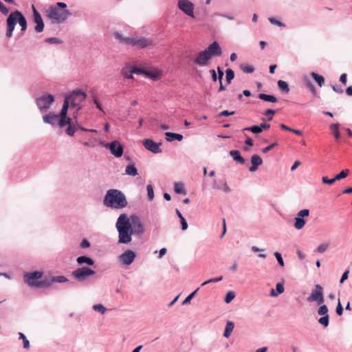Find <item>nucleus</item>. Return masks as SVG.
Instances as JSON below:
<instances>
[{
	"label": "nucleus",
	"mask_w": 352,
	"mask_h": 352,
	"mask_svg": "<svg viewBox=\"0 0 352 352\" xmlns=\"http://www.w3.org/2000/svg\"><path fill=\"white\" fill-rule=\"evenodd\" d=\"M118 232V242L120 243H129L132 240L133 233L141 234L144 232V227L140 218L132 215L131 219L125 213L121 214L116 224Z\"/></svg>",
	"instance_id": "f257e3e1"
},
{
	"label": "nucleus",
	"mask_w": 352,
	"mask_h": 352,
	"mask_svg": "<svg viewBox=\"0 0 352 352\" xmlns=\"http://www.w3.org/2000/svg\"><path fill=\"white\" fill-rule=\"evenodd\" d=\"M103 202L106 206L116 209L124 208L128 204L124 193L117 189L107 190Z\"/></svg>",
	"instance_id": "f03ea898"
},
{
	"label": "nucleus",
	"mask_w": 352,
	"mask_h": 352,
	"mask_svg": "<svg viewBox=\"0 0 352 352\" xmlns=\"http://www.w3.org/2000/svg\"><path fill=\"white\" fill-rule=\"evenodd\" d=\"M19 23L21 31L25 32L27 29V21L20 11L16 10L10 14L6 21V36L10 38L12 36L15 25Z\"/></svg>",
	"instance_id": "7ed1b4c3"
},
{
	"label": "nucleus",
	"mask_w": 352,
	"mask_h": 352,
	"mask_svg": "<svg viewBox=\"0 0 352 352\" xmlns=\"http://www.w3.org/2000/svg\"><path fill=\"white\" fill-rule=\"evenodd\" d=\"M47 16L56 23L65 21L70 13L67 10H60L56 6H51L47 10Z\"/></svg>",
	"instance_id": "20e7f679"
},
{
	"label": "nucleus",
	"mask_w": 352,
	"mask_h": 352,
	"mask_svg": "<svg viewBox=\"0 0 352 352\" xmlns=\"http://www.w3.org/2000/svg\"><path fill=\"white\" fill-rule=\"evenodd\" d=\"M42 275L43 273L41 272L27 273L24 275V280L27 284L32 287H45L50 286V283H47L46 280H38L39 278H41Z\"/></svg>",
	"instance_id": "39448f33"
},
{
	"label": "nucleus",
	"mask_w": 352,
	"mask_h": 352,
	"mask_svg": "<svg viewBox=\"0 0 352 352\" xmlns=\"http://www.w3.org/2000/svg\"><path fill=\"white\" fill-rule=\"evenodd\" d=\"M121 41L126 44L138 48H144L146 47L153 45V41L151 39L144 37H127L122 38Z\"/></svg>",
	"instance_id": "423d86ee"
},
{
	"label": "nucleus",
	"mask_w": 352,
	"mask_h": 352,
	"mask_svg": "<svg viewBox=\"0 0 352 352\" xmlns=\"http://www.w3.org/2000/svg\"><path fill=\"white\" fill-rule=\"evenodd\" d=\"M86 94L79 90L74 91L69 96L65 97V100L69 102V104L72 107H77L78 109H80V104L85 100Z\"/></svg>",
	"instance_id": "0eeeda50"
},
{
	"label": "nucleus",
	"mask_w": 352,
	"mask_h": 352,
	"mask_svg": "<svg viewBox=\"0 0 352 352\" xmlns=\"http://www.w3.org/2000/svg\"><path fill=\"white\" fill-rule=\"evenodd\" d=\"M95 271L88 267H82L72 272V275L78 280L83 281L88 276L95 274Z\"/></svg>",
	"instance_id": "6e6552de"
},
{
	"label": "nucleus",
	"mask_w": 352,
	"mask_h": 352,
	"mask_svg": "<svg viewBox=\"0 0 352 352\" xmlns=\"http://www.w3.org/2000/svg\"><path fill=\"white\" fill-rule=\"evenodd\" d=\"M323 288L320 285H316L315 289L312 290L310 296L307 298V301H316L318 305L324 302Z\"/></svg>",
	"instance_id": "1a4fd4ad"
},
{
	"label": "nucleus",
	"mask_w": 352,
	"mask_h": 352,
	"mask_svg": "<svg viewBox=\"0 0 352 352\" xmlns=\"http://www.w3.org/2000/svg\"><path fill=\"white\" fill-rule=\"evenodd\" d=\"M54 101V97L52 94H46L36 100V104L41 111L47 110Z\"/></svg>",
	"instance_id": "9d476101"
},
{
	"label": "nucleus",
	"mask_w": 352,
	"mask_h": 352,
	"mask_svg": "<svg viewBox=\"0 0 352 352\" xmlns=\"http://www.w3.org/2000/svg\"><path fill=\"white\" fill-rule=\"evenodd\" d=\"M69 102L65 100L64 104L63 105L62 109L59 115L60 119L58 120V125L60 127H63L67 124H70L71 119L69 118H67V109L69 108Z\"/></svg>",
	"instance_id": "9b49d317"
},
{
	"label": "nucleus",
	"mask_w": 352,
	"mask_h": 352,
	"mask_svg": "<svg viewBox=\"0 0 352 352\" xmlns=\"http://www.w3.org/2000/svg\"><path fill=\"white\" fill-rule=\"evenodd\" d=\"M179 8L188 16L194 17V5L188 0H179Z\"/></svg>",
	"instance_id": "f8f14e48"
},
{
	"label": "nucleus",
	"mask_w": 352,
	"mask_h": 352,
	"mask_svg": "<svg viewBox=\"0 0 352 352\" xmlns=\"http://www.w3.org/2000/svg\"><path fill=\"white\" fill-rule=\"evenodd\" d=\"M107 148H109L111 153L117 157H121L123 154V146L117 140H114L109 144L106 145Z\"/></svg>",
	"instance_id": "ddd939ff"
},
{
	"label": "nucleus",
	"mask_w": 352,
	"mask_h": 352,
	"mask_svg": "<svg viewBox=\"0 0 352 352\" xmlns=\"http://www.w3.org/2000/svg\"><path fill=\"white\" fill-rule=\"evenodd\" d=\"M32 8L33 11L34 21L36 24V25L35 26V31L36 32H43L44 28V23L43 19L41 17V15L36 10L34 5L32 6Z\"/></svg>",
	"instance_id": "4468645a"
},
{
	"label": "nucleus",
	"mask_w": 352,
	"mask_h": 352,
	"mask_svg": "<svg viewBox=\"0 0 352 352\" xmlns=\"http://www.w3.org/2000/svg\"><path fill=\"white\" fill-rule=\"evenodd\" d=\"M208 52V56L212 58V56H219L222 54V50L219 44L217 41H214L207 48L204 50Z\"/></svg>",
	"instance_id": "2eb2a0df"
},
{
	"label": "nucleus",
	"mask_w": 352,
	"mask_h": 352,
	"mask_svg": "<svg viewBox=\"0 0 352 352\" xmlns=\"http://www.w3.org/2000/svg\"><path fill=\"white\" fill-rule=\"evenodd\" d=\"M211 58L208 56V52L204 51L200 52L196 58L194 60V63L201 67L208 65L209 60Z\"/></svg>",
	"instance_id": "dca6fc26"
},
{
	"label": "nucleus",
	"mask_w": 352,
	"mask_h": 352,
	"mask_svg": "<svg viewBox=\"0 0 352 352\" xmlns=\"http://www.w3.org/2000/svg\"><path fill=\"white\" fill-rule=\"evenodd\" d=\"M142 144L145 148L153 153H159L162 151L161 148H160V144H157L151 139H144L142 142Z\"/></svg>",
	"instance_id": "f3484780"
},
{
	"label": "nucleus",
	"mask_w": 352,
	"mask_h": 352,
	"mask_svg": "<svg viewBox=\"0 0 352 352\" xmlns=\"http://www.w3.org/2000/svg\"><path fill=\"white\" fill-rule=\"evenodd\" d=\"M135 257V253L129 250L120 256L119 260L124 265H130L134 261Z\"/></svg>",
	"instance_id": "a211bd4d"
},
{
	"label": "nucleus",
	"mask_w": 352,
	"mask_h": 352,
	"mask_svg": "<svg viewBox=\"0 0 352 352\" xmlns=\"http://www.w3.org/2000/svg\"><path fill=\"white\" fill-rule=\"evenodd\" d=\"M162 72L157 68H151L145 70L144 76L152 79L153 80H158L161 78Z\"/></svg>",
	"instance_id": "6ab92c4d"
},
{
	"label": "nucleus",
	"mask_w": 352,
	"mask_h": 352,
	"mask_svg": "<svg viewBox=\"0 0 352 352\" xmlns=\"http://www.w3.org/2000/svg\"><path fill=\"white\" fill-rule=\"evenodd\" d=\"M252 166L249 168L250 172H254L258 169V166L263 163L262 158L258 155H253L251 157Z\"/></svg>",
	"instance_id": "aec40b11"
},
{
	"label": "nucleus",
	"mask_w": 352,
	"mask_h": 352,
	"mask_svg": "<svg viewBox=\"0 0 352 352\" xmlns=\"http://www.w3.org/2000/svg\"><path fill=\"white\" fill-rule=\"evenodd\" d=\"M59 119L58 115L53 113H49L48 115L43 116L44 122L52 125H55L57 122H58Z\"/></svg>",
	"instance_id": "412c9836"
},
{
	"label": "nucleus",
	"mask_w": 352,
	"mask_h": 352,
	"mask_svg": "<svg viewBox=\"0 0 352 352\" xmlns=\"http://www.w3.org/2000/svg\"><path fill=\"white\" fill-rule=\"evenodd\" d=\"M230 156L232 157L233 160L240 163L241 164H243L245 162V159L241 155L240 152L236 150H232L230 151Z\"/></svg>",
	"instance_id": "4be33fe9"
},
{
	"label": "nucleus",
	"mask_w": 352,
	"mask_h": 352,
	"mask_svg": "<svg viewBox=\"0 0 352 352\" xmlns=\"http://www.w3.org/2000/svg\"><path fill=\"white\" fill-rule=\"evenodd\" d=\"M165 138L168 142H171L174 140L182 141L183 140V135L178 133H174L170 132H166L165 133Z\"/></svg>",
	"instance_id": "5701e85b"
},
{
	"label": "nucleus",
	"mask_w": 352,
	"mask_h": 352,
	"mask_svg": "<svg viewBox=\"0 0 352 352\" xmlns=\"http://www.w3.org/2000/svg\"><path fill=\"white\" fill-rule=\"evenodd\" d=\"M133 71L131 70V66L126 65L121 71L122 76L127 79H133Z\"/></svg>",
	"instance_id": "b1692460"
},
{
	"label": "nucleus",
	"mask_w": 352,
	"mask_h": 352,
	"mask_svg": "<svg viewBox=\"0 0 352 352\" xmlns=\"http://www.w3.org/2000/svg\"><path fill=\"white\" fill-rule=\"evenodd\" d=\"M76 261L79 265L87 263L89 265H93L94 264V261L93 259L85 256H81L78 257Z\"/></svg>",
	"instance_id": "393cba45"
},
{
	"label": "nucleus",
	"mask_w": 352,
	"mask_h": 352,
	"mask_svg": "<svg viewBox=\"0 0 352 352\" xmlns=\"http://www.w3.org/2000/svg\"><path fill=\"white\" fill-rule=\"evenodd\" d=\"M258 98L261 100L270 102H276L278 101L277 98L275 96L265 94H259Z\"/></svg>",
	"instance_id": "a878e982"
},
{
	"label": "nucleus",
	"mask_w": 352,
	"mask_h": 352,
	"mask_svg": "<svg viewBox=\"0 0 352 352\" xmlns=\"http://www.w3.org/2000/svg\"><path fill=\"white\" fill-rule=\"evenodd\" d=\"M234 324L232 322H231V321L228 322L226 324L225 330H224L223 336L226 338H229L231 333L232 332V331L234 329Z\"/></svg>",
	"instance_id": "bb28decb"
},
{
	"label": "nucleus",
	"mask_w": 352,
	"mask_h": 352,
	"mask_svg": "<svg viewBox=\"0 0 352 352\" xmlns=\"http://www.w3.org/2000/svg\"><path fill=\"white\" fill-rule=\"evenodd\" d=\"M125 174L131 176H136L138 173L134 164H129L125 168Z\"/></svg>",
	"instance_id": "cd10ccee"
},
{
	"label": "nucleus",
	"mask_w": 352,
	"mask_h": 352,
	"mask_svg": "<svg viewBox=\"0 0 352 352\" xmlns=\"http://www.w3.org/2000/svg\"><path fill=\"white\" fill-rule=\"evenodd\" d=\"M340 124L338 123L332 124L330 125L329 128L332 131V134L336 140H338L340 138V133L339 131Z\"/></svg>",
	"instance_id": "c85d7f7f"
},
{
	"label": "nucleus",
	"mask_w": 352,
	"mask_h": 352,
	"mask_svg": "<svg viewBox=\"0 0 352 352\" xmlns=\"http://www.w3.org/2000/svg\"><path fill=\"white\" fill-rule=\"evenodd\" d=\"M277 84H278V87L279 89L281 91H283L285 94L289 93V85L287 82L282 80H279L278 81Z\"/></svg>",
	"instance_id": "c756f323"
},
{
	"label": "nucleus",
	"mask_w": 352,
	"mask_h": 352,
	"mask_svg": "<svg viewBox=\"0 0 352 352\" xmlns=\"http://www.w3.org/2000/svg\"><path fill=\"white\" fill-rule=\"evenodd\" d=\"M311 76L314 78V80L318 83L320 87H322L324 84V78L323 76L315 73L311 72Z\"/></svg>",
	"instance_id": "7c9ffc66"
},
{
	"label": "nucleus",
	"mask_w": 352,
	"mask_h": 352,
	"mask_svg": "<svg viewBox=\"0 0 352 352\" xmlns=\"http://www.w3.org/2000/svg\"><path fill=\"white\" fill-rule=\"evenodd\" d=\"M174 190L177 194H183V195H186V191L184 189V186L181 182H177V183L175 184V185H174Z\"/></svg>",
	"instance_id": "2f4dec72"
},
{
	"label": "nucleus",
	"mask_w": 352,
	"mask_h": 352,
	"mask_svg": "<svg viewBox=\"0 0 352 352\" xmlns=\"http://www.w3.org/2000/svg\"><path fill=\"white\" fill-rule=\"evenodd\" d=\"M276 289L277 293H275V291L274 289H271L270 295L272 296H277L278 294H280L284 292L283 285L280 283H278L276 284Z\"/></svg>",
	"instance_id": "473e14b6"
},
{
	"label": "nucleus",
	"mask_w": 352,
	"mask_h": 352,
	"mask_svg": "<svg viewBox=\"0 0 352 352\" xmlns=\"http://www.w3.org/2000/svg\"><path fill=\"white\" fill-rule=\"evenodd\" d=\"M47 283H50V285L52 283L57 282V283H65L67 281V278L65 276H54L50 280H46Z\"/></svg>",
	"instance_id": "72a5a7b5"
},
{
	"label": "nucleus",
	"mask_w": 352,
	"mask_h": 352,
	"mask_svg": "<svg viewBox=\"0 0 352 352\" xmlns=\"http://www.w3.org/2000/svg\"><path fill=\"white\" fill-rule=\"evenodd\" d=\"M305 221L302 218L298 217L295 218V228H296L297 230H300L305 226Z\"/></svg>",
	"instance_id": "f704fd0d"
},
{
	"label": "nucleus",
	"mask_w": 352,
	"mask_h": 352,
	"mask_svg": "<svg viewBox=\"0 0 352 352\" xmlns=\"http://www.w3.org/2000/svg\"><path fill=\"white\" fill-rule=\"evenodd\" d=\"M350 173V170L347 168L342 170L339 174L336 175L334 177L336 181L341 180L346 177Z\"/></svg>",
	"instance_id": "c9c22d12"
},
{
	"label": "nucleus",
	"mask_w": 352,
	"mask_h": 352,
	"mask_svg": "<svg viewBox=\"0 0 352 352\" xmlns=\"http://www.w3.org/2000/svg\"><path fill=\"white\" fill-rule=\"evenodd\" d=\"M240 67L244 73L251 74L254 72V67L251 65L243 64Z\"/></svg>",
	"instance_id": "e433bc0d"
},
{
	"label": "nucleus",
	"mask_w": 352,
	"mask_h": 352,
	"mask_svg": "<svg viewBox=\"0 0 352 352\" xmlns=\"http://www.w3.org/2000/svg\"><path fill=\"white\" fill-rule=\"evenodd\" d=\"M226 78L228 84H230L232 80L234 78V73L232 69H228L226 71Z\"/></svg>",
	"instance_id": "4c0bfd02"
},
{
	"label": "nucleus",
	"mask_w": 352,
	"mask_h": 352,
	"mask_svg": "<svg viewBox=\"0 0 352 352\" xmlns=\"http://www.w3.org/2000/svg\"><path fill=\"white\" fill-rule=\"evenodd\" d=\"M19 336L20 339L23 340V347L25 349H28L30 348V342L27 338L25 336V335L23 333H19Z\"/></svg>",
	"instance_id": "58836bf2"
},
{
	"label": "nucleus",
	"mask_w": 352,
	"mask_h": 352,
	"mask_svg": "<svg viewBox=\"0 0 352 352\" xmlns=\"http://www.w3.org/2000/svg\"><path fill=\"white\" fill-rule=\"evenodd\" d=\"M234 297L235 293L232 291H230L226 294L224 300L226 303H229L234 298Z\"/></svg>",
	"instance_id": "ea45409f"
},
{
	"label": "nucleus",
	"mask_w": 352,
	"mask_h": 352,
	"mask_svg": "<svg viewBox=\"0 0 352 352\" xmlns=\"http://www.w3.org/2000/svg\"><path fill=\"white\" fill-rule=\"evenodd\" d=\"M318 314L320 316L328 315V308L325 305H321L318 309Z\"/></svg>",
	"instance_id": "a19ab883"
},
{
	"label": "nucleus",
	"mask_w": 352,
	"mask_h": 352,
	"mask_svg": "<svg viewBox=\"0 0 352 352\" xmlns=\"http://www.w3.org/2000/svg\"><path fill=\"white\" fill-rule=\"evenodd\" d=\"M329 315H327V316H322V317H321L319 320H318V322L324 326L325 327H327L329 325Z\"/></svg>",
	"instance_id": "79ce46f5"
},
{
	"label": "nucleus",
	"mask_w": 352,
	"mask_h": 352,
	"mask_svg": "<svg viewBox=\"0 0 352 352\" xmlns=\"http://www.w3.org/2000/svg\"><path fill=\"white\" fill-rule=\"evenodd\" d=\"M245 130L252 131V133H256V134L262 132L260 125L259 126L254 125L251 127L246 128V129H245Z\"/></svg>",
	"instance_id": "37998d69"
},
{
	"label": "nucleus",
	"mask_w": 352,
	"mask_h": 352,
	"mask_svg": "<svg viewBox=\"0 0 352 352\" xmlns=\"http://www.w3.org/2000/svg\"><path fill=\"white\" fill-rule=\"evenodd\" d=\"M93 309L96 311H98L102 314H104L106 311V308L101 304L95 305L93 306Z\"/></svg>",
	"instance_id": "c03bdc74"
},
{
	"label": "nucleus",
	"mask_w": 352,
	"mask_h": 352,
	"mask_svg": "<svg viewBox=\"0 0 352 352\" xmlns=\"http://www.w3.org/2000/svg\"><path fill=\"white\" fill-rule=\"evenodd\" d=\"M146 190L148 192V198L150 201L153 200L154 198V191L152 186L151 184H148L146 186Z\"/></svg>",
	"instance_id": "a18cd8bd"
},
{
	"label": "nucleus",
	"mask_w": 352,
	"mask_h": 352,
	"mask_svg": "<svg viewBox=\"0 0 352 352\" xmlns=\"http://www.w3.org/2000/svg\"><path fill=\"white\" fill-rule=\"evenodd\" d=\"M131 70L133 71V74H140V75H145V70L144 69L141 68H137L135 67L131 66Z\"/></svg>",
	"instance_id": "49530a36"
},
{
	"label": "nucleus",
	"mask_w": 352,
	"mask_h": 352,
	"mask_svg": "<svg viewBox=\"0 0 352 352\" xmlns=\"http://www.w3.org/2000/svg\"><path fill=\"white\" fill-rule=\"evenodd\" d=\"M309 214V210L308 209H303L298 212L297 217L303 218L308 217Z\"/></svg>",
	"instance_id": "de8ad7c7"
},
{
	"label": "nucleus",
	"mask_w": 352,
	"mask_h": 352,
	"mask_svg": "<svg viewBox=\"0 0 352 352\" xmlns=\"http://www.w3.org/2000/svg\"><path fill=\"white\" fill-rule=\"evenodd\" d=\"M222 279H223L222 276H220V277H218V278H211V279H209V280L204 282L201 284V286H204V285H207L208 283H217V282L221 281Z\"/></svg>",
	"instance_id": "09e8293b"
},
{
	"label": "nucleus",
	"mask_w": 352,
	"mask_h": 352,
	"mask_svg": "<svg viewBox=\"0 0 352 352\" xmlns=\"http://www.w3.org/2000/svg\"><path fill=\"white\" fill-rule=\"evenodd\" d=\"M199 290V288H197L196 290H195L193 292H192L190 295H188L186 299L183 301L182 304H186L188 303L191 299L194 297L195 294L197 293V292Z\"/></svg>",
	"instance_id": "8fccbe9b"
},
{
	"label": "nucleus",
	"mask_w": 352,
	"mask_h": 352,
	"mask_svg": "<svg viewBox=\"0 0 352 352\" xmlns=\"http://www.w3.org/2000/svg\"><path fill=\"white\" fill-rule=\"evenodd\" d=\"M329 247V245L327 244V243H322V244H320L318 248H317V251L319 252V253H323L324 252L327 248Z\"/></svg>",
	"instance_id": "3c124183"
},
{
	"label": "nucleus",
	"mask_w": 352,
	"mask_h": 352,
	"mask_svg": "<svg viewBox=\"0 0 352 352\" xmlns=\"http://www.w3.org/2000/svg\"><path fill=\"white\" fill-rule=\"evenodd\" d=\"M0 11L4 15H7L9 12L8 8L1 1H0Z\"/></svg>",
	"instance_id": "603ef678"
},
{
	"label": "nucleus",
	"mask_w": 352,
	"mask_h": 352,
	"mask_svg": "<svg viewBox=\"0 0 352 352\" xmlns=\"http://www.w3.org/2000/svg\"><path fill=\"white\" fill-rule=\"evenodd\" d=\"M322 182L323 184H328V185H332L335 182V179H328L327 177H322Z\"/></svg>",
	"instance_id": "864d4df0"
},
{
	"label": "nucleus",
	"mask_w": 352,
	"mask_h": 352,
	"mask_svg": "<svg viewBox=\"0 0 352 352\" xmlns=\"http://www.w3.org/2000/svg\"><path fill=\"white\" fill-rule=\"evenodd\" d=\"M274 256L276 258L278 263L281 266H284V261H283L281 254L279 252H276L274 253Z\"/></svg>",
	"instance_id": "5fc2aeb1"
},
{
	"label": "nucleus",
	"mask_w": 352,
	"mask_h": 352,
	"mask_svg": "<svg viewBox=\"0 0 352 352\" xmlns=\"http://www.w3.org/2000/svg\"><path fill=\"white\" fill-rule=\"evenodd\" d=\"M180 219L182 230H186L188 228V223L184 217H182Z\"/></svg>",
	"instance_id": "6e6d98bb"
},
{
	"label": "nucleus",
	"mask_w": 352,
	"mask_h": 352,
	"mask_svg": "<svg viewBox=\"0 0 352 352\" xmlns=\"http://www.w3.org/2000/svg\"><path fill=\"white\" fill-rule=\"evenodd\" d=\"M277 145H278L277 143L272 144L269 145L268 146H267L265 148H263L262 151H263V153H266L269 152L270 150H272L274 146H276Z\"/></svg>",
	"instance_id": "4d7b16f0"
},
{
	"label": "nucleus",
	"mask_w": 352,
	"mask_h": 352,
	"mask_svg": "<svg viewBox=\"0 0 352 352\" xmlns=\"http://www.w3.org/2000/svg\"><path fill=\"white\" fill-rule=\"evenodd\" d=\"M234 111H228L227 110H224L223 111H221L219 114V116H232L234 114Z\"/></svg>",
	"instance_id": "13d9d810"
},
{
	"label": "nucleus",
	"mask_w": 352,
	"mask_h": 352,
	"mask_svg": "<svg viewBox=\"0 0 352 352\" xmlns=\"http://www.w3.org/2000/svg\"><path fill=\"white\" fill-rule=\"evenodd\" d=\"M45 41L47 42V43H60L59 39L56 38V37L47 38L45 40Z\"/></svg>",
	"instance_id": "bf43d9fd"
},
{
	"label": "nucleus",
	"mask_w": 352,
	"mask_h": 352,
	"mask_svg": "<svg viewBox=\"0 0 352 352\" xmlns=\"http://www.w3.org/2000/svg\"><path fill=\"white\" fill-rule=\"evenodd\" d=\"M269 21L272 24L277 25L280 26V27L281 26H284V24L282 22H280V21H278V20H276V19H275L274 18H270Z\"/></svg>",
	"instance_id": "052dcab7"
},
{
	"label": "nucleus",
	"mask_w": 352,
	"mask_h": 352,
	"mask_svg": "<svg viewBox=\"0 0 352 352\" xmlns=\"http://www.w3.org/2000/svg\"><path fill=\"white\" fill-rule=\"evenodd\" d=\"M336 313L339 316H341L342 314V313H343V308H342V306L340 300L338 301V306L336 307Z\"/></svg>",
	"instance_id": "680f3d73"
},
{
	"label": "nucleus",
	"mask_w": 352,
	"mask_h": 352,
	"mask_svg": "<svg viewBox=\"0 0 352 352\" xmlns=\"http://www.w3.org/2000/svg\"><path fill=\"white\" fill-rule=\"evenodd\" d=\"M90 246V243L87 239H83L80 243V247L82 248H87Z\"/></svg>",
	"instance_id": "e2e57ef3"
},
{
	"label": "nucleus",
	"mask_w": 352,
	"mask_h": 352,
	"mask_svg": "<svg viewBox=\"0 0 352 352\" xmlns=\"http://www.w3.org/2000/svg\"><path fill=\"white\" fill-rule=\"evenodd\" d=\"M340 81L343 83L344 85H346L347 82V76L346 74H342L340 77Z\"/></svg>",
	"instance_id": "0e129e2a"
},
{
	"label": "nucleus",
	"mask_w": 352,
	"mask_h": 352,
	"mask_svg": "<svg viewBox=\"0 0 352 352\" xmlns=\"http://www.w3.org/2000/svg\"><path fill=\"white\" fill-rule=\"evenodd\" d=\"M332 89L336 93L342 94L343 92L342 88L338 85H333Z\"/></svg>",
	"instance_id": "69168bd1"
},
{
	"label": "nucleus",
	"mask_w": 352,
	"mask_h": 352,
	"mask_svg": "<svg viewBox=\"0 0 352 352\" xmlns=\"http://www.w3.org/2000/svg\"><path fill=\"white\" fill-rule=\"evenodd\" d=\"M75 132V129L73 128L71 125H69L67 129H66V133L69 135H73L74 133Z\"/></svg>",
	"instance_id": "338daca9"
},
{
	"label": "nucleus",
	"mask_w": 352,
	"mask_h": 352,
	"mask_svg": "<svg viewBox=\"0 0 352 352\" xmlns=\"http://www.w3.org/2000/svg\"><path fill=\"white\" fill-rule=\"evenodd\" d=\"M349 273V270H346L343 273V274L340 278V283H342L345 280H346L348 278Z\"/></svg>",
	"instance_id": "774afa93"
}]
</instances>
